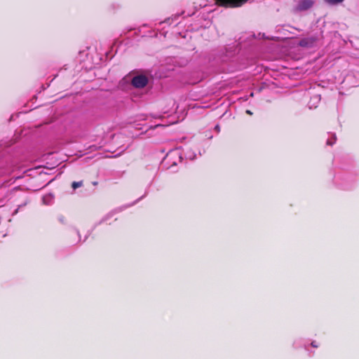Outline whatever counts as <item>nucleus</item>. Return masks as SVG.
<instances>
[{
	"label": "nucleus",
	"instance_id": "nucleus-1",
	"mask_svg": "<svg viewBox=\"0 0 359 359\" xmlns=\"http://www.w3.org/2000/svg\"><path fill=\"white\" fill-rule=\"evenodd\" d=\"M248 0H214L215 4L220 7L238 8L243 6Z\"/></svg>",
	"mask_w": 359,
	"mask_h": 359
},
{
	"label": "nucleus",
	"instance_id": "nucleus-2",
	"mask_svg": "<svg viewBox=\"0 0 359 359\" xmlns=\"http://www.w3.org/2000/svg\"><path fill=\"white\" fill-rule=\"evenodd\" d=\"M132 85L137 88H142L148 83V79L144 75H137L133 78L131 81Z\"/></svg>",
	"mask_w": 359,
	"mask_h": 359
},
{
	"label": "nucleus",
	"instance_id": "nucleus-3",
	"mask_svg": "<svg viewBox=\"0 0 359 359\" xmlns=\"http://www.w3.org/2000/svg\"><path fill=\"white\" fill-rule=\"evenodd\" d=\"M317 38L316 36H310L302 39L299 41V46L304 48H311L316 42Z\"/></svg>",
	"mask_w": 359,
	"mask_h": 359
},
{
	"label": "nucleus",
	"instance_id": "nucleus-4",
	"mask_svg": "<svg viewBox=\"0 0 359 359\" xmlns=\"http://www.w3.org/2000/svg\"><path fill=\"white\" fill-rule=\"evenodd\" d=\"M314 4L313 0H301L297 5V10L299 11H306L311 8Z\"/></svg>",
	"mask_w": 359,
	"mask_h": 359
},
{
	"label": "nucleus",
	"instance_id": "nucleus-5",
	"mask_svg": "<svg viewBox=\"0 0 359 359\" xmlns=\"http://www.w3.org/2000/svg\"><path fill=\"white\" fill-rule=\"evenodd\" d=\"M83 184V182L81 180V181H79V182H73L72 183V187L74 190L76 189L77 188H79L81 187H82Z\"/></svg>",
	"mask_w": 359,
	"mask_h": 359
},
{
	"label": "nucleus",
	"instance_id": "nucleus-6",
	"mask_svg": "<svg viewBox=\"0 0 359 359\" xmlns=\"http://www.w3.org/2000/svg\"><path fill=\"white\" fill-rule=\"evenodd\" d=\"M344 0H325L327 3L330 4H337L342 2Z\"/></svg>",
	"mask_w": 359,
	"mask_h": 359
},
{
	"label": "nucleus",
	"instance_id": "nucleus-7",
	"mask_svg": "<svg viewBox=\"0 0 359 359\" xmlns=\"http://www.w3.org/2000/svg\"><path fill=\"white\" fill-rule=\"evenodd\" d=\"M311 345L313 347H315V348H316V347H318V344H317L315 341L311 342Z\"/></svg>",
	"mask_w": 359,
	"mask_h": 359
},
{
	"label": "nucleus",
	"instance_id": "nucleus-8",
	"mask_svg": "<svg viewBox=\"0 0 359 359\" xmlns=\"http://www.w3.org/2000/svg\"><path fill=\"white\" fill-rule=\"evenodd\" d=\"M215 129H216V130H217L218 131H219V126H217L215 127Z\"/></svg>",
	"mask_w": 359,
	"mask_h": 359
},
{
	"label": "nucleus",
	"instance_id": "nucleus-9",
	"mask_svg": "<svg viewBox=\"0 0 359 359\" xmlns=\"http://www.w3.org/2000/svg\"><path fill=\"white\" fill-rule=\"evenodd\" d=\"M246 112H247L248 114H252V112H251L250 110H247V111H246Z\"/></svg>",
	"mask_w": 359,
	"mask_h": 359
},
{
	"label": "nucleus",
	"instance_id": "nucleus-10",
	"mask_svg": "<svg viewBox=\"0 0 359 359\" xmlns=\"http://www.w3.org/2000/svg\"><path fill=\"white\" fill-rule=\"evenodd\" d=\"M93 184L95 185V186L97 185V182H93Z\"/></svg>",
	"mask_w": 359,
	"mask_h": 359
}]
</instances>
